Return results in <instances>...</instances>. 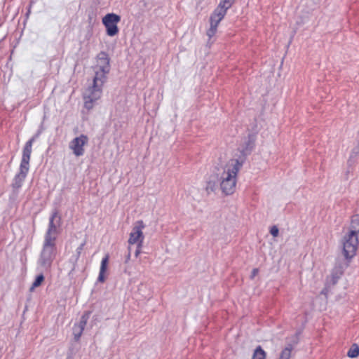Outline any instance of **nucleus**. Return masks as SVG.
Listing matches in <instances>:
<instances>
[{"label": "nucleus", "mask_w": 359, "mask_h": 359, "mask_svg": "<svg viewBox=\"0 0 359 359\" xmlns=\"http://www.w3.org/2000/svg\"><path fill=\"white\" fill-rule=\"evenodd\" d=\"M358 245V239L357 235L348 233L344 237L343 251L346 259H351L355 255Z\"/></svg>", "instance_id": "39448f33"}, {"label": "nucleus", "mask_w": 359, "mask_h": 359, "mask_svg": "<svg viewBox=\"0 0 359 359\" xmlns=\"http://www.w3.org/2000/svg\"><path fill=\"white\" fill-rule=\"evenodd\" d=\"M347 355L351 358H356L359 355V346L353 344L348 350Z\"/></svg>", "instance_id": "f3484780"}, {"label": "nucleus", "mask_w": 359, "mask_h": 359, "mask_svg": "<svg viewBox=\"0 0 359 359\" xmlns=\"http://www.w3.org/2000/svg\"><path fill=\"white\" fill-rule=\"evenodd\" d=\"M109 255H106L104 257L102 258L100 265V269L99 276L97 278V281L100 283H103L105 280L104 273L107 269L108 262H109Z\"/></svg>", "instance_id": "9b49d317"}, {"label": "nucleus", "mask_w": 359, "mask_h": 359, "mask_svg": "<svg viewBox=\"0 0 359 359\" xmlns=\"http://www.w3.org/2000/svg\"><path fill=\"white\" fill-rule=\"evenodd\" d=\"M109 70V58L107 53L101 52L97 55V64L94 67L95 76L93 84L83 93L84 105L86 109H92L94 103L101 97L102 87Z\"/></svg>", "instance_id": "f257e3e1"}, {"label": "nucleus", "mask_w": 359, "mask_h": 359, "mask_svg": "<svg viewBox=\"0 0 359 359\" xmlns=\"http://www.w3.org/2000/svg\"><path fill=\"white\" fill-rule=\"evenodd\" d=\"M145 226L142 220L137 221L134 224L133 229L130 233L128 243L129 245H142L144 239L142 230Z\"/></svg>", "instance_id": "0eeeda50"}, {"label": "nucleus", "mask_w": 359, "mask_h": 359, "mask_svg": "<svg viewBox=\"0 0 359 359\" xmlns=\"http://www.w3.org/2000/svg\"><path fill=\"white\" fill-rule=\"evenodd\" d=\"M359 233V215H356L352 217L350 226L349 234L357 235Z\"/></svg>", "instance_id": "f8f14e48"}, {"label": "nucleus", "mask_w": 359, "mask_h": 359, "mask_svg": "<svg viewBox=\"0 0 359 359\" xmlns=\"http://www.w3.org/2000/svg\"><path fill=\"white\" fill-rule=\"evenodd\" d=\"M36 140V136L32 137L27 141L22 150V156L20 166L29 169V161L32 151V144Z\"/></svg>", "instance_id": "1a4fd4ad"}, {"label": "nucleus", "mask_w": 359, "mask_h": 359, "mask_svg": "<svg viewBox=\"0 0 359 359\" xmlns=\"http://www.w3.org/2000/svg\"><path fill=\"white\" fill-rule=\"evenodd\" d=\"M29 168H22L20 166L19 172L15 176L12 187L15 189H18L22 187V184L28 173Z\"/></svg>", "instance_id": "9d476101"}, {"label": "nucleus", "mask_w": 359, "mask_h": 359, "mask_svg": "<svg viewBox=\"0 0 359 359\" xmlns=\"http://www.w3.org/2000/svg\"><path fill=\"white\" fill-rule=\"evenodd\" d=\"M322 294H325V290H323V291H322Z\"/></svg>", "instance_id": "5701e85b"}, {"label": "nucleus", "mask_w": 359, "mask_h": 359, "mask_svg": "<svg viewBox=\"0 0 359 359\" xmlns=\"http://www.w3.org/2000/svg\"><path fill=\"white\" fill-rule=\"evenodd\" d=\"M266 358V353L265 351L260 347L258 346L252 355V359H265Z\"/></svg>", "instance_id": "dca6fc26"}, {"label": "nucleus", "mask_w": 359, "mask_h": 359, "mask_svg": "<svg viewBox=\"0 0 359 359\" xmlns=\"http://www.w3.org/2000/svg\"><path fill=\"white\" fill-rule=\"evenodd\" d=\"M121 17L115 13H108L102 18V23L106 27L107 34L114 36L118 32L117 24L120 22Z\"/></svg>", "instance_id": "423d86ee"}, {"label": "nucleus", "mask_w": 359, "mask_h": 359, "mask_svg": "<svg viewBox=\"0 0 359 359\" xmlns=\"http://www.w3.org/2000/svg\"><path fill=\"white\" fill-rule=\"evenodd\" d=\"M292 348H293L291 344L287 345L280 353L278 359H290Z\"/></svg>", "instance_id": "ddd939ff"}, {"label": "nucleus", "mask_w": 359, "mask_h": 359, "mask_svg": "<svg viewBox=\"0 0 359 359\" xmlns=\"http://www.w3.org/2000/svg\"><path fill=\"white\" fill-rule=\"evenodd\" d=\"M258 273V269H254L252 271L251 278H253Z\"/></svg>", "instance_id": "412c9836"}, {"label": "nucleus", "mask_w": 359, "mask_h": 359, "mask_svg": "<svg viewBox=\"0 0 359 359\" xmlns=\"http://www.w3.org/2000/svg\"><path fill=\"white\" fill-rule=\"evenodd\" d=\"M142 245L139 246L138 245H137V249H136L135 252V257H138L139 255L141 253V248H142Z\"/></svg>", "instance_id": "aec40b11"}, {"label": "nucleus", "mask_w": 359, "mask_h": 359, "mask_svg": "<svg viewBox=\"0 0 359 359\" xmlns=\"http://www.w3.org/2000/svg\"><path fill=\"white\" fill-rule=\"evenodd\" d=\"M88 142V137L86 135H81L74 138L70 142L69 147L76 156H81L84 154V147Z\"/></svg>", "instance_id": "6e6552de"}, {"label": "nucleus", "mask_w": 359, "mask_h": 359, "mask_svg": "<svg viewBox=\"0 0 359 359\" xmlns=\"http://www.w3.org/2000/svg\"><path fill=\"white\" fill-rule=\"evenodd\" d=\"M243 165L238 159H231L222 168L219 175L220 189L225 195H231L236 190L237 175Z\"/></svg>", "instance_id": "7ed1b4c3"}, {"label": "nucleus", "mask_w": 359, "mask_h": 359, "mask_svg": "<svg viewBox=\"0 0 359 359\" xmlns=\"http://www.w3.org/2000/svg\"><path fill=\"white\" fill-rule=\"evenodd\" d=\"M88 318H89V313H85L84 314H83L81 316V317L79 320V322L78 323H76L75 325L84 330Z\"/></svg>", "instance_id": "2eb2a0df"}, {"label": "nucleus", "mask_w": 359, "mask_h": 359, "mask_svg": "<svg viewBox=\"0 0 359 359\" xmlns=\"http://www.w3.org/2000/svg\"><path fill=\"white\" fill-rule=\"evenodd\" d=\"M83 246V245H81L79 248V249H78V250H79V252H80V251L82 250Z\"/></svg>", "instance_id": "4be33fe9"}, {"label": "nucleus", "mask_w": 359, "mask_h": 359, "mask_svg": "<svg viewBox=\"0 0 359 359\" xmlns=\"http://www.w3.org/2000/svg\"><path fill=\"white\" fill-rule=\"evenodd\" d=\"M83 332V330H82L81 328L79 327L76 325H74V327H73V335H74V338L75 341H79V340L80 337L82 335Z\"/></svg>", "instance_id": "a211bd4d"}, {"label": "nucleus", "mask_w": 359, "mask_h": 359, "mask_svg": "<svg viewBox=\"0 0 359 359\" xmlns=\"http://www.w3.org/2000/svg\"><path fill=\"white\" fill-rule=\"evenodd\" d=\"M278 232H279V230L278 229L277 226H273L271 228V230H270V233L271 234L274 236V237H276L278 236Z\"/></svg>", "instance_id": "6ab92c4d"}, {"label": "nucleus", "mask_w": 359, "mask_h": 359, "mask_svg": "<svg viewBox=\"0 0 359 359\" xmlns=\"http://www.w3.org/2000/svg\"><path fill=\"white\" fill-rule=\"evenodd\" d=\"M43 281H44V276H43V274H39V275H38V276L36 277V278H35L34 281L33 282V283H32V286H31V287H30L29 290H30L31 292H33V291H34V290L36 287H39V286L42 284V283H43Z\"/></svg>", "instance_id": "4468645a"}, {"label": "nucleus", "mask_w": 359, "mask_h": 359, "mask_svg": "<svg viewBox=\"0 0 359 359\" xmlns=\"http://www.w3.org/2000/svg\"><path fill=\"white\" fill-rule=\"evenodd\" d=\"M60 218L54 212L49 220L48 229L44 236L42 249L37 264L43 270L48 271L57 255L56 238Z\"/></svg>", "instance_id": "f03ea898"}, {"label": "nucleus", "mask_w": 359, "mask_h": 359, "mask_svg": "<svg viewBox=\"0 0 359 359\" xmlns=\"http://www.w3.org/2000/svg\"><path fill=\"white\" fill-rule=\"evenodd\" d=\"M232 6L228 1L222 0L210 18V27L207 31V35L210 39L217 32V26L225 16L227 10Z\"/></svg>", "instance_id": "20e7f679"}]
</instances>
